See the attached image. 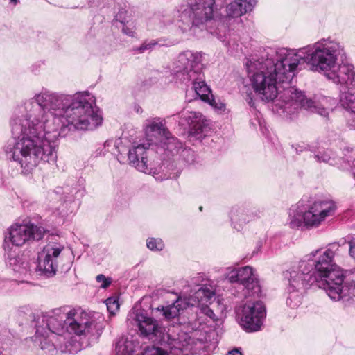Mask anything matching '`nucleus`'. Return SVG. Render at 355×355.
<instances>
[{"instance_id": "7c9ffc66", "label": "nucleus", "mask_w": 355, "mask_h": 355, "mask_svg": "<svg viewBox=\"0 0 355 355\" xmlns=\"http://www.w3.org/2000/svg\"><path fill=\"white\" fill-rule=\"evenodd\" d=\"M96 281L101 284V287L106 288L112 283V279L110 277H106L104 275H98L96 277Z\"/></svg>"}, {"instance_id": "2f4dec72", "label": "nucleus", "mask_w": 355, "mask_h": 355, "mask_svg": "<svg viewBox=\"0 0 355 355\" xmlns=\"http://www.w3.org/2000/svg\"><path fill=\"white\" fill-rule=\"evenodd\" d=\"M207 103H208L210 105H211L215 109L219 110H224L225 109V105L223 103L220 101H216L213 95H211L210 100L207 101Z\"/></svg>"}, {"instance_id": "6e6552de", "label": "nucleus", "mask_w": 355, "mask_h": 355, "mask_svg": "<svg viewBox=\"0 0 355 355\" xmlns=\"http://www.w3.org/2000/svg\"><path fill=\"white\" fill-rule=\"evenodd\" d=\"M135 321L140 334L154 342H161L169 349L168 355H189L191 347L189 343L179 338H172L169 334H164V329L157 320L149 317L142 311H134L128 315V320Z\"/></svg>"}, {"instance_id": "cd10ccee", "label": "nucleus", "mask_w": 355, "mask_h": 355, "mask_svg": "<svg viewBox=\"0 0 355 355\" xmlns=\"http://www.w3.org/2000/svg\"><path fill=\"white\" fill-rule=\"evenodd\" d=\"M106 306L108 311L112 315H114L119 309V303L116 298L110 297L106 300Z\"/></svg>"}, {"instance_id": "e433bc0d", "label": "nucleus", "mask_w": 355, "mask_h": 355, "mask_svg": "<svg viewBox=\"0 0 355 355\" xmlns=\"http://www.w3.org/2000/svg\"><path fill=\"white\" fill-rule=\"evenodd\" d=\"M183 153H184V155H190L192 153L190 150H184Z\"/></svg>"}, {"instance_id": "a878e982", "label": "nucleus", "mask_w": 355, "mask_h": 355, "mask_svg": "<svg viewBox=\"0 0 355 355\" xmlns=\"http://www.w3.org/2000/svg\"><path fill=\"white\" fill-rule=\"evenodd\" d=\"M146 245L148 249L154 251H160L164 248V244L161 239L150 238L147 240Z\"/></svg>"}, {"instance_id": "5701e85b", "label": "nucleus", "mask_w": 355, "mask_h": 355, "mask_svg": "<svg viewBox=\"0 0 355 355\" xmlns=\"http://www.w3.org/2000/svg\"><path fill=\"white\" fill-rule=\"evenodd\" d=\"M139 349V345L132 337H123L116 345V355H135Z\"/></svg>"}, {"instance_id": "9b49d317", "label": "nucleus", "mask_w": 355, "mask_h": 355, "mask_svg": "<svg viewBox=\"0 0 355 355\" xmlns=\"http://www.w3.org/2000/svg\"><path fill=\"white\" fill-rule=\"evenodd\" d=\"M216 0H187V8L181 11V20L191 24V31L204 28L211 20L216 19Z\"/></svg>"}, {"instance_id": "dca6fc26", "label": "nucleus", "mask_w": 355, "mask_h": 355, "mask_svg": "<svg viewBox=\"0 0 355 355\" xmlns=\"http://www.w3.org/2000/svg\"><path fill=\"white\" fill-rule=\"evenodd\" d=\"M144 131L146 139L151 143L165 146L175 141L166 126L165 120L161 118L146 120L144 124Z\"/></svg>"}, {"instance_id": "bb28decb", "label": "nucleus", "mask_w": 355, "mask_h": 355, "mask_svg": "<svg viewBox=\"0 0 355 355\" xmlns=\"http://www.w3.org/2000/svg\"><path fill=\"white\" fill-rule=\"evenodd\" d=\"M157 44L158 42L155 40L145 41L140 46L135 48L134 50L139 53H144L146 51H151Z\"/></svg>"}, {"instance_id": "0eeeda50", "label": "nucleus", "mask_w": 355, "mask_h": 355, "mask_svg": "<svg viewBox=\"0 0 355 355\" xmlns=\"http://www.w3.org/2000/svg\"><path fill=\"white\" fill-rule=\"evenodd\" d=\"M173 73L183 81H191L193 88L200 98L207 102L211 98V89L204 80L202 73V55L190 51L180 53L174 61Z\"/></svg>"}, {"instance_id": "f3484780", "label": "nucleus", "mask_w": 355, "mask_h": 355, "mask_svg": "<svg viewBox=\"0 0 355 355\" xmlns=\"http://www.w3.org/2000/svg\"><path fill=\"white\" fill-rule=\"evenodd\" d=\"M179 124L188 125L189 134L198 139L205 137L210 129L209 121L199 112L182 110L179 114Z\"/></svg>"}, {"instance_id": "39448f33", "label": "nucleus", "mask_w": 355, "mask_h": 355, "mask_svg": "<svg viewBox=\"0 0 355 355\" xmlns=\"http://www.w3.org/2000/svg\"><path fill=\"white\" fill-rule=\"evenodd\" d=\"M301 60L310 69L322 73L328 80L336 85L348 87L353 86L355 71L352 64L338 63V60L344 53V46L336 39L322 38L311 45L300 49Z\"/></svg>"}, {"instance_id": "1a4fd4ad", "label": "nucleus", "mask_w": 355, "mask_h": 355, "mask_svg": "<svg viewBox=\"0 0 355 355\" xmlns=\"http://www.w3.org/2000/svg\"><path fill=\"white\" fill-rule=\"evenodd\" d=\"M336 203L331 200H315L304 208L302 202L292 205L288 213V223L292 228L302 225L318 227L326 220L334 216L336 210Z\"/></svg>"}, {"instance_id": "f257e3e1", "label": "nucleus", "mask_w": 355, "mask_h": 355, "mask_svg": "<svg viewBox=\"0 0 355 355\" xmlns=\"http://www.w3.org/2000/svg\"><path fill=\"white\" fill-rule=\"evenodd\" d=\"M19 110L20 114L11 123L15 142L5 146V153L25 173H31L41 161L49 162L56 140L66 135V129L92 130L103 122L95 98L87 92L72 96L41 92Z\"/></svg>"}, {"instance_id": "ddd939ff", "label": "nucleus", "mask_w": 355, "mask_h": 355, "mask_svg": "<svg viewBox=\"0 0 355 355\" xmlns=\"http://www.w3.org/2000/svg\"><path fill=\"white\" fill-rule=\"evenodd\" d=\"M216 290L209 284L202 285L189 298L187 299L188 306H196L198 314H203L213 320L216 318L214 311L208 305L211 304L212 299H215Z\"/></svg>"}, {"instance_id": "4c0bfd02", "label": "nucleus", "mask_w": 355, "mask_h": 355, "mask_svg": "<svg viewBox=\"0 0 355 355\" xmlns=\"http://www.w3.org/2000/svg\"><path fill=\"white\" fill-rule=\"evenodd\" d=\"M10 1L14 4H16L18 2V0H10Z\"/></svg>"}, {"instance_id": "72a5a7b5", "label": "nucleus", "mask_w": 355, "mask_h": 355, "mask_svg": "<svg viewBox=\"0 0 355 355\" xmlns=\"http://www.w3.org/2000/svg\"><path fill=\"white\" fill-rule=\"evenodd\" d=\"M348 244L349 254L352 258L355 259V239H353L349 241Z\"/></svg>"}, {"instance_id": "58836bf2", "label": "nucleus", "mask_w": 355, "mask_h": 355, "mask_svg": "<svg viewBox=\"0 0 355 355\" xmlns=\"http://www.w3.org/2000/svg\"><path fill=\"white\" fill-rule=\"evenodd\" d=\"M0 355H3L2 353L0 352Z\"/></svg>"}, {"instance_id": "473e14b6", "label": "nucleus", "mask_w": 355, "mask_h": 355, "mask_svg": "<svg viewBox=\"0 0 355 355\" xmlns=\"http://www.w3.org/2000/svg\"><path fill=\"white\" fill-rule=\"evenodd\" d=\"M315 158L317 159V160L318 162L329 163L330 164H333L332 162H331V159L330 156L326 153H323L321 155H316Z\"/></svg>"}, {"instance_id": "423d86ee", "label": "nucleus", "mask_w": 355, "mask_h": 355, "mask_svg": "<svg viewBox=\"0 0 355 355\" xmlns=\"http://www.w3.org/2000/svg\"><path fill=\"white\" fill-rule=\"evenodd\" d=\"M336 105V101L334 98L321 96L312 101L307 99L302 91L295 87L284 89L279 102L276 104L283 114L291 117L301 108L317 113L323 117H327Z\"/></svg>"}, {"instance_id": "c756f323", "label": "nucleus", "mask_w": 355, "mask_h": 355, "mask_svg": "<svg viewBox=\"0 0 355 355\" xmlns=\"http://www.w3.org/2000/svg\"><path fill=\"white\" fill-rule=\"evenodd\" d=\"M121 14L122 12H119L116 16V23L119 22L120 24V26L116 24V26L118 27L122 28V31L125 35H130L133 37L134 36V31L132 28H128L124 23L123 20H121Z\"/></svg>"}, {"instance_id": "4be33fe9", "label": "nucleus", "mask_w": 355, "mask_h": 355, "mask_svg": "<svg viewBox=\"0 0 355 355\" xmlns=\"http://www.w3.org/2000/svg\"><path fill=\"white\" fill-rule=\"evenodd\" d=\"M230 217L234 227L238 230L254 218L253 214L243 207L233 208L230 211Z\"/></svg>"}, {"instance_id": "412c9836", "label": "nucleus", "mask_w": 355, "mask_h": 355, "mask_svg": "<svg viewBox=\"0 0 355 355\" xmlns=\"http://www.w3.org/2000/svg\"><path fill=\"white\" fill-rule=\"evenodd\" d=\"M347 91H342L340 94L339 103L345 110L352 114L349 125L355 129V88L349 86Z\"/></svg>"}, {"instance_id": "a211bd4d", "label": "nucleus", "mask_w": 355, "mask_h": 355, "mask_svg": "<svg viewBox=\"0 0 355 355\" xmlns=\"http://www.w3.org/2000/svg\"><path fill=\"white\" fill-rule=\"evenodd\" d=\"M257 0H234L226 6V15L220 18L226 26H231L241 16L253 10Z\"/></svg>"}, {"instance_id": "f8f14e48", "label": "nucleus", "mask_w": 355, "mask_h": 355, "mask_svg": "<svg viewBox=\"0 0 355 355\" xmlns=\"http://www.w3.org/2000/svg\"><path fill=\"white\" fill-rule=\"evenodd\" d=\"M225 276L230 282L243 285L250 295H259L261 292L259 281L250 266L228 268Z\"/></svg>"}, {"instance_id": "7ed1b4c3", "label": "nucleus", "mask_w": 355, "mask_h": 355, "mask_svg": "<svg viewBox=\"0 0 355 355\" xmlns=\"http://www.w3.org/2000/svg\"><path fill=\"white\" fill-rule=\"evenodd\" d=\"M103 324L85 312L65 313L61 308L53 309L38 318L35 342L50 355L75 354L80 345L71 334L88 340H96L102 334Z\"/></svg>"}, {"instance_id": "c9c22d12", "label": "nucleus", "mask_w": 355, "mask_h": 355, "mask_svg": "<svg viewBox=\"0 0 355 355\" xmlns=\"http://www.w3.org/2000/svg\"><path fill=\"white\" fill-rule=\"evenodd\" d=\"M248 103L250 105L254 106V103L251 97H249V98L248 99Z\"/></svg>"}, {"instance_id": "2eb2a0df", "label": "nucleus", "mask_w": 355, "mask_h": 355, "mask_svg": "<svg viewBox=\"0 0 355 355\" xmlns=\"http://www.w3.org/2000/svg\"><path fill=\"white\" fill-rule=\"evenodd\" d=\"M265 317L266 308L262 302H249L243 307L241 325L248 331H259Z\"/></svg>"}, {"instance_id": "393cba45", "label": "nucleus", "mask_w": 355, "mask_h": 355, "mask_svg": "<svg viewBox=\"0 0 355 355\" xmlns=\"http://www.w3.org/2000/svg\"><path fill=\"white\" fill-rule=\"evenodd\" d=\"M73 198H74L73 196L64 197L63 204H62L63 207L60 210V214H62V215H65V214H67L68 213L72 212L73 211V209H74Z\"/></svg>"}, {"instance_id": "f704fd0d", "label": "nucleus", "mask_w": 355, "mask_h": 355, "mask_svg": "<svg viewBox=\"0 0 355 355\" xmlns=\"http://www.w3.org/2000/svg\"><path fill=\"white\" fill-rule=\"evenodd\" d=\"M227 355H242V354L239 349H234L232 351H230Z\"/></svg>"}, {"instance_id": "b1692460", "label": "nucleus", "mask_w": 355, "mask_h": 355, "mask_svg": "<svg viewBox=\"0 0 355 355\" xmlns=\"http://www.w3.org/2000/svg\"><path fill=\"white\" fill-rule=\"evenodd\" d=\"M288 291V297H287L286 304L288 306L294 309L300 306L302 302V294L304 292Z\"/></svg>"}, {"instance_id": "f03ea898", "label": "nucleus", "mask_w": 355, "mask_h": 355, "mask_svg": "<svg viewBox=\"0 0 355 355\" xmlns=\"http://www.w3.org/2000/svg\"><path fill=\"white\" fill-rule=\"evenodd\" d=\"M340 245L331 243L305 255L289 271L288 291L304 292L315 284L334 301L355 295V271L343 272L334 263Z\"/></svg>"}, {"instance_id": "aec40b11", "label": "nucleus", "mask_w": 355, "mask_h": 355, "mask_svg": "<svg viewBox=\"0 0 355 355\" xmlns=\"http://www.w3.org/2000/svg\"><path fill=\"white\" fill-rule=\"evenodd\" d=\"M189 307L187 298H179L174 303L167 306H159L155 309L166 320H171L176 318L180 314V312Z\"/></svg>"}, {"instance_id": "20e7f679", "label": "nucleus", "mask_w": 355, "mask_h": 355, "mask_svg": "<svg viewBox=\"0 0 355 355\" xmlns=\"http://www.w3.org/2000/svg\"><path fill=\"white\" fill-rule=\"evenodd\" d=\"M300 60V49H270L259 58L252 57L246 67L257 97L264 102L273 101L280 93L281 84H288L295 77Z\"/></svg>"}, {"instance_id": "9d476101", "label": "nucleus", "mask_w": 355, "mask_h": 355, "mask_svg": "<svg viewBox=\"0 0 355 355\" xmlns=\"http://www.w3.org/2000/svg\"><path fill=\"white\" fill-rule=\"evenodd\" d=\"M44 232L43 227L31 223H15L11 225L5 234L3 244L8 264L14 266L19 262L18 253L12 250L13 247H21L31 240H40Z\"/></svg>"}, {"instance_id": "c85d7f7f", "label": "nucleus", "mask_w": 355, "mask_h": 355, "mask_svg": "<svg viewBox=\"0 0 355 355\" xmlns=\"http://www.w3.org/2000/svg\"><path fill=\"white\" fill-rule=\"evenodd\" d=\"M142 355H168V352L158 347H147L142 352Z\"/></svg>"}, {"instance_id": "4468645a", "label": "nucleus", "mask_w": 355, "mask_h": 355, "mask_svg": "<svg viewBox=\"0 0 355 355\" xmlns=\"http://www.w3.org/2000/svg\"><path fill=\"white\" fill-rule=\"evenodd\" d=\"M64 247L58 243H49L38 254L37 270L48 277L54 276L58 268V259Z\"/></svg>"}, {"instance_id": "6ab92c4d", "label": "nucleus", "mask_w": 355, "mask_h": 355, "mask_svg": "<svg viewBox=\"0 0 355 355\" xmlns=\"http://www.w3.org/2000/svg\"><path fill=\"white\" fill-rule=\"evenodd\" d=\"M148 147L144 144H139L133 146L129 150L128 159L138 171L147 174H155V171L151 164H148L147 157Z\"/></svg>"}]
</instances>
